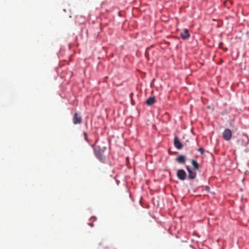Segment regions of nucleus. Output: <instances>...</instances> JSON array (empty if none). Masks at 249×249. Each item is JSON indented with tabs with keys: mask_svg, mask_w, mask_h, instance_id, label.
<instances>
[{
	"mask_svg": "<svg viewBox=\"0 0 249 249\" xmlns=\"http://www.w3.org/2000/svg\"><path fill=\"white\" fill-rule=\"evenodd\" d=\"M180 35L181 38L184 40L188 39L190 36L189 31L187 29H184L183 31L180 33Z\"/></svg>",
	"mask_w": 249,
	"mask_h": 249,
	"instance_id": "39448f33",
	"label": "nucleus"
},
{
	"mask_svg": "<svg viewBox=\"0 0 249 249\" xmlns=\"http://www.w3.org/2000/svg\"><path fill=\"white\" fill-rule=\"evenodd\" d=\"M156 102L155 97H150L146 100V103L148 106H151L153 105Z\"/></svg>",
	"mask_w": 249,
	"mask_h": 249,
	"instance_id": "1a4fd4ad",
	"label": "nucleus"
},
{
	"mask_svg": "<svg viewBox=\"0 0 249 249\" xmlns=\"http://www.w3.org/2000/svg\"><path fill=\"white\" fill-rule=\"evenodd\" d=\"M192 164L193 165L194 168L195 170H198L199 167V165L197 163V161L195 160H192L191 161Z\"/></svg>",
	"mask_w": 249,
	"mask_h": 249,
	"instance_id": "9d476101",
	"label": "nucleus"
},
{
	"mask_svg": "<svg viewBox=\"0 0 249 249\" xmlns=\"http://www.w3.org/2000/svg\"><path fill=\"white\" fill-rule=\"evenodd\" d=\"M186 168L188 170L189 175L188 178L190 179H194L196 178V173L195 171H193L188 166H186Z\"/></svg>",
	"mask_w": 249,
	"mask_h": 249,
	"instance_id": "423d86ee",
	"label": "nucleus"
},
{
	"mask_svg": "<svg viewBox=\"0 0 249 249\" xmlns=\"http://www.w3.org/2000/svg\"><path fill=\"white\" fill-rule=\"evenodd\" d=\"M198 151L200 152L201 154H203L204 153V149L202 147L199 148L198 149Z\"/></svg>",
	"mask_w": 249,
	"mask_h": 249,
	"instance_id": "f8f14e48",
	"label": "nucleus"
},
{
	"mask_svg": "<svg viewBox=\"0 0 249 249\" xmlns=\"http://www.w3.org/2000/svg\"><path fill=\"white\" fill-rule=\"evenodd\" d=\"M83 135H84V139L89 144H90V141L88 139V134L86 132H84L83 133Z\"/></svg>",
	"mask_w": 249,
	"mask_h": 249,
	"instance_id": "9b49d317",
	"label": "nucleus"
},
{
	"mask_svg": "<svg viewBox=\"0 0 249 249\" xmlns=\"http://www.w3.org/2000/svg\"><path fill=\"white\" fill-rule=\"evenodd\" d=\"M176 161L179 163H184L186 161V158L183 155H179L176 158Z\"/></svg>",
	"mask_w": 249,
	"mask_h": 249,
	"instance_id": "6e6552de",
	"label": "nucleus"
},
{
	"mask_svg": "<svg viewBox=\"0 0 249 249\" xmlns=\"http://www.w3.org/2000/svg\"><path fill=\"white\" fill-rule=\"evenodd\" d=\"M222 44H223V43L221 42V43L219 44V47H221V46H222Z\"/></svg>",
	"mask_w": 249,
	"mask_h": 249,
	"instance_id": "ddd939ff",
	"label": "nucleus"
},
{
	"mask_svg": "<svg viewBox=\"0 0 249 249\" xmlns=\"http://www.w3.org/2000/svg\"><path fill=\"white\" fill-rule=\"evenodd\" d=\"M174 145L178 149H181L182 147V144L180 142L179 139L176 137L174 140Z\"/></svg>",
	"mask_w": 249,
	"mask_h": 249,
	"instance_id": "0eeeda50",
	"label": "nucleus"
},
{
	"mask_svg": "<svg viewBox=\"0 0 249 249\" xmlns=\"http://www.w3.org/2000/svg\"><path fill=\"white\" fill-rule=\"evenodd\" d=\"M177 177L181 180H184L186 178L187 174L183 169H179L177 174Z\"/></svg>",
	"mask_w": 249,
	"mask_h": 249,
	"instance_id": "20e7f679",
	"label": "nucleus"
},
{
	"mask_svg": "<svg viewBox=\"0 0 249 249\" xmlns=\"http://www.w3.org/2000/svg\"><path fill=\"white\" fill-rule=\"evenodd\" d=\"M105 149V147L101 148L100 146H96L94 149V154L96 158L100 161H103L105 159L103 156V153Z\"/></svg>",
	"mask_w": 249,
	"mask_h": 249,
	"instance_id": "f257e3e1",
	"label": "nucleus"
},
{
	"mask_svg": "<svg viewBox=\"0 0 249 249\" xmlns=\"http://www.w3.org/2000/svg\"><path fill=\"white\" fill-rule=\"evenodd\" d=\"M94 145H95V143L91 144V147H93Z\"/></svg>",
	"mask_w": 249,
	"mask_h": 249,
	"instance_id": "4468645a",
	"label": "nucleus"
},
{
	"mask_svg": "<svg viewBox=\"0 0 249 249\" xmlns=\"http://www.w3.org/2000/svg\"><path fill=\"white\" fill-rule=\"evenodd\" d=\"M82 117L77 112L74 114L72 122L74 124H80L82 123Z\"/></svg>",
	"mask_w": 249,
	"mask_h": 249,
	"instance_id": "7ed1b4c3",
	"label": "nucleus"
},
{
	"mask_svg": "<svg viewBox=\"0 0 249 249\" xmlns=\"http://www.w3.org/2000/svg\"><path fill=\"white\" fill-rule=\"evenodd\" d=\"M223 139L226 141H230L232 137V132L230 129H225L222 134Z\"/></svg>",
	"mask_w": 249,
	"mask_h": 249,
	"instance_id": "f03ea898",
	"label": "nucleus"
}]
</instances>
